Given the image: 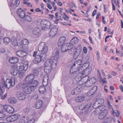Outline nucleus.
<instances>
[{
  "label": "nucleus",
  "instance_id": "bf43d9fd",
  "mask_svg": "<svg viewBox=\"0 0 123 123\" xmlns=\"http://www.w3.org/2000/svg\"><path fill=\"white\" fill-rule=\"evenodd\" d=\"M29 109L27 107L24 110V112L26 113L28 112L29 111Z\"/></svg>",
  "mask_w": 123,
  "mask_h": 123
},
{
  "label": "nucleus",
  "instance_id": "09e8293b",
  "mask_svg": "<svg viewBox=\"0 0 123 123\" xmlns=\"http://www.w3.org/2000/svg\"><path fill=\"white\" fill-rule=\"evenodd\" d=\"M12 116H9L6 118V120L8 122H11L13 121Z\"/></svg>",
  "mask_w": 123,
  "mask_h": 123
},
{
  "label": "nucleus",
  "instance_id": "a18cd8bd",
  "mask_svg": "<svg viewBox=\"0 0 123 123\" xmlns=\"http://www.w3.org/2000/svg\"><path fill=\"white\" fill-rule=\"evenodd\" d=\"M107 106L108 108L110 111L111 110V109H113V108L112 107V106L111 105L110 102L109 100L108 99H107Z\"/></svg>",
  "mask_w": 123,
  "mask_h": 123
},
{
  "label": "nucleus",
  "instance_id": "774afa93",
  "mask_svg": "<svg viewBox=\"0 0 123 123\" xmlns=\"http://www.w3.org/2000/svg\"><path fill=\"white\" fill-rule=\"evenodd\" d=\"M119 88L123 92V86L122 85L120 86Z\"/></svg>",
  "mask_w": 123,
  "mask_h": 123
},
{
  "label": "nucleus",
  "instance_id": "4c0bfd02",
  "mask_svg": "<svg viewBox=\"0 0 123 123\" xmlns=\"http://www.w3.org/2000/svg\"><path fill=\"white\" fill-rule=\"evenodd\" d=\"M79 41V40L77 37H74L71 40L70 43L73 45L74 47V43H77Z\"/></svg>",
  "mask_w": 123,
  "mask_h": 123
},
{
  "label": "nucleus",
  "instance_id": "49530a36",
  "mask_svg": "<svg viewBox=\"0 0 123 123\" xmlns=\"http://www.w3.org/2000/svg\"><path fill=\"white\" fill-rule=\"evenodd\" d=\"M81 52H80L79 50L78 51L76 50L75 53L74 55V58L76 59L78 58L79 55H80Z\"/></svg>",
  "mask_w": 123,
  "mask_h": 123
},
{
  "label": "nucleus",
  "instance_id": "a19ab883",
  "mask_svg": "<svg viewBox=\"0 0 123 123\" xmlns=\"http://www.w3.org/2000/svg\"><path fill=\"white\" fill-rule=\"evenodd\" d=\"M30 85L32 87H36L38 85V82L37 80H34L31 82Z\"/></svg>",
  "mask_w": 123,
  "mask_h": 123
},
{
  "label": "nucleus",
  "instance_id": "c03bdc74",
  "mask_svg": "<svg viewBox=\"0 0 123 123\" xmlns=\"http://www.w3.org/2000/svg\"><path fill=\"white\" fill-rule=\"evenodd\" d=\"M9 102L11 103H15L16 102V99L14 97H11L8 99Z\"/></svg>",
  "mask_w": 123,
  "mask_h": 123
},
{
  "label": "nucleus",
  "instance_id": "13d9d810",
  "mask_svg": "<svg viewBox=\"0 0 123 123\" xmlns=\"http://www.w3.org/2000/svg\"><path fill=\"white\" fill-rule=\"evenodd\" d=\"M35 121V120L34 119H32L28 121L27 123H33Z\"/></svg>",
  "mask_w": 123,
  "mask_h": 123
},
{
  "label": "nucleus",
  "instance_id": "412c9836",
  "mask_svg": "<svg viewBox=\"0 0 123 123\" xmlns=\"http://www.w3.org/2000/svg\"><path fill=\"white\" fill-rule=\"evenodd\" d=\"M66 41V37L64 36L61 37L59 38L58 43V45L60 47L62 46L67 44L65 43Z\"/></svg>",
  "mask_w": 123,
  "mask_h": 123
},
{
  "label": "nucleus",
  "instance_id": "c756f323",
  "mask_svg": "<svg viewBox=\"0 0 123 123\" xmlns=\"http://www.w3.org/2000/svg\"><path fill=\"white\" fill-rule=\"evenodd\" d=\"M97 72L99 74V77L100 78V82L103 83H107V81L106 80V78H105L103 79L101 77V74L98 69L97 70Z\"/></svg>",
  "mask_w": 123,
  "mask_h": 123
},
{
  "label": "nucleus",
  "instance_id": "b1692460",
  "mask_svg": "<svg viewBox=\"0 0 123 123\" xmlns=\"http://www.w3.org/2000/svg\"><path fill=\"white\" fill-rule=\"evenodd\" d=\"M81 74L79 73V74L74 78L73 80V82L74 83L77 84L78 85H80L79 81L80 80V75Z\"/></svg>",
  "mask_w": 123,
  "mask_h": 123
},
{
  "label": "nucleus",
  "instance_id": "603ef678",
  "mask_svg": "<svg viewBox=\"0 0 123 123\" xmlns=\"http://www.w3.org/2000/svg\"><path fill=\"white\" fill-rule=\"evenodd\" d=\"M24 4H26L29 6L30 7H32V6L31 3L30 2H27L26 0H24Z\"/></svg>",
  "mask_w": 123,
  "mask_h": 123
},
{
  "label": "nucleus",
  "instance_id": "2f4dec72",
  "mask_svg": "<svg viewBox=\"0 0 123 123\" xmlns=\"http://www.w3.org/2000/svg\"><path fill=\"white\" fill-rule=\"evenodd\" d=\"M82 63L81 64V65L80 67V68L85 69V68H88V67H90L89 66L90 64L88 62L85 63L83 65H82Z\"/></svg>",
  "mask_w": 123,
  "mask_h": 123
},
{
  "label": "nucleus",
  "instance_id": "69168bd1",
  "mask_svg": "<svg viewBox=\"0 0 123 123\" xmlns=\"http://www.w3.org/2000/svg\"><path fill=\"white\" fill-rule=\"evenodd\" d=\"M47 7L50 9L51 10L52 9V7L49 4H48L47 5Z\"/></svg>",
  "mask_w": 123,
  "mask_h": 123
},
{
  "label": "nucleus",
  "instance_id": "c9c22d12",
  "mask_svg": "<svg viewBox=\"0 0 123 123\" xmlns=\"http://www.w3.org/2000/svg\"><path fill=\"white\" fill-rule=\"evenodd\" d=\"M85 99V98L84 96H79L76 98L75 100L77 102H80L84 100Z\"/></svg>",
  "mask_w": 123,
  "mask_h": 123
},
{
  "label": "nucleus",
  "instance_id": "6ab92c4d",
  "mask_svg": "<svg viewBox=\"0 0 123 123\" xmlns=\"http://www.w3.org/2000/svg\"><path fill=\"white\" fill-rule=\"evenodd\" d=\"M4 110L9 114H12L14 112V108L9 105H4Z\"/></svg>",
  "mask_w": 123,
  "mask_h": 123
},
{
  "label": "nucleus",
  "instance_id": "f8f14e48",
  "mask_svg": "<svg viewBox=\"0 0 123 123\" xmlns=\"http://www.w3.org/2000/svg\"><path fill=\"white\" fill-rule=\"evenodd\" d=\"M20 3V0H11L9 5L10 9L15 8L18 6Z\"/></svg>",
  "mask_w": 123,
  "mask_h": 123
},
{
  "label": "nucleus",
  "instance_id": "7c9ffc66",
  "mask_svg": "<svg viewBox=\"0 0 123 123\" xmlns=\"http://www.w3.org/2000/svg\"><path fill=\"white\" fill-rule=\"evenodd\" d=\"M33 34L35 35H38L41 33V30L40 28L36 27L35 28L33 31Z\"/></svg>",
  "mask_w": 123,
  "mask_h": 123
},
{
  "label": "nucleus",
  "instance_id": "864d4df0",
  "mask_svg": "<svg viewBox=\"0 0 123 123\" xmlns=\"http://www.w3.org/2000/svg\"><path fill=\"white\" fill-rule=\"evenodd\" d=\"M6 115L4 113L0 111V118H2L5 117Z\"/></svg>",
  "mask_w": 123,
  "mask_h": 123
},
{
  "label": "nucleus",
  "instance_id": "5701e85b",
  "mask_svg": "<svg viewBox=\"0 0 123 123\" xmlns=\"http://www.w3.org/2000/svg\"><path fill=\"white\" fill-rule=\"evenodd\" d=\"M17 14L20 18H24L25 17V13L23 10L20 8L18 9L17 12Z\"/></svg>",
  "mask_w": 123,
  "mask_h": 123
},
{
  "label": "nucleus",
  "instance_id": "f704fd0d",
  "mask_svg": "<svg viewBox=\"0 0 123 123\" xmlns=\"http://www.w3.org/2000/svg\"><path fill=\"white\" fill-rule=\"evenodd\" d=\"M29 119L27 116H23L21 118L20 120L22 123H27Z\"/></svg>",
  "mask_w": 123,
  "mask_h": 123
},
{
  "label": "nucleus",
  "instance_id": "ea45409f",
  "mask_svg": "<svg viewBox=\"0 0 123 123\" xmlns=\"http://www.w3.org/2000/svg\"><path fill=\"white\" fill-rule=\"evenodd\" d=\"M82 49V48L81 45H79L77 46L76 49L74 47V48L73 49H71V51L74 52L75 50H76L78 51L79 50L80 52H81Z\"/></svg>",
  "mask_w": 123,
  "mask_h": 123
},
{
  "label": "nucleus",
  "instance_id": "de8ad7c7",
  "mask_svg": "<svg viewBox=\"0 0 123 123\" xmlns=\"http://www.w3.org/2000/svg\"><path fill=\"white\" fill-rule=\"evenodd\" d=\"M22 43L24 45H27L29 43V42L28 40L26 39H24L22 41Z\"/></svg>",
  "mask_w": 123,
  "mask_h": 123
},
{
  "label": "nucleus",
  "instance_id": "e2e57ef3",
  "mask_svg": "<svg viewBox=\"0 0 123 123\" xmlns=\"http://www.w3.org/2000/svg\"><path fill=\"white\" fill-rule=\"evenodd\" d=\"M7 96V94L6 93L3 96H2L1 97V99H4L6 98V97Z\"/></svg>",
  "mask_w": 123,
  "mask_h": 123
},
{
  "label": "nucleus",
  "instance_id": "9d476101",
  "mask_svg": "<svg viewBox=\"0 0 123 123\" xmlns=\"http://www.w3.org/2000/svg\"><path fill=\"white\" fill-rule=\"evenodd\" d=\"M80 80L79 81L80 85L81 86H84V84L87 80L89 79V77L88 75H84L81 74L80 75Z\"/></svg>",
  "mask_w": 123,
  "mask_h": 123
},
{
  "label": "nucleus",
  "instance_id": "aec40b11",
  "mask_svg": "<svg viewBox=\"0 0 123 123\" xmlns=\"http://www.w3.org/2000/svg\"><path fill=\"white\" fill-rule=\"evenodd\" d=\"M16 95L18 99L20 100H24L26 97V94L22 92H17Z\"/></svg>",
  "mask_w": 123,
  "mask_h": 123
},
{
  "label": "nucleus",
  "instance_id": "4d7b16f0",
  "mask_svg": "<svg viewBox=\"0 0 123 123\" xmlns=\"http://www.w3.org/2000/svg\"><path fill=\"white\" fill-rule=\"evenodd\" d=\"M83 51L84 54H86L87 53V49L86 47H83Z\"/></svg>",
  "mask_w": 123,
  "mask_h": 123
},
{
  "label": "nucleus",
  "instance_id": "dca6fc26",
  "mask_svg": "<svg viewBox=\"0 0 123 123\" xmlns=\"http://www.w3.org/2000/svg\"><path fill=\"white\" fill-rule=\"evenodd\" d=\"M79 70V73L81 74H82L85 75H88L90 74L92 70V68L91 67H88V68L83 69V68H80Z\"/></svg>",
  "mask_w": 123,
  "mask_h": 123
},
{
  "label": "nucleus",
  "instance_id": "423d86ee",
  "mask_svg": "<svg viewBox=\"0 0 123 123\" xmlns=\"http://www.w3.org/2000/svg\"><path fill=\"white\" fill-rule=\"evenodd\" d=\"M5 83L6 87L9 89L11 87L14 86L16 83H17V80L15 77H12L10 79H7Z\"/></svg>",
  "mask_w": 123,
  "mask_h": 123
},
{
  "label": "nucleus",
  "instance_id": "9b49d317",
  "mask_svg": "<svg viewBox=\"0 0 123 123\" xmlns=\"http://www.w3.org/2000/svg\"><path fill=\"white\" fill-rule=\"evenodd\" d=\"M22 87L24 92L27 94H30L32 91L31 86L30 85L22 84Z\"/></svg>",
  "mask_w": 123,
  "mask_h": 123
},
{
  "label": "nucleus",
  "instance_id": "4468645a",
  "mask_svg": "<svg viewBox=\"0 0 123 123\" xmlns=\"http://www.w3.org/2000/svg\"><path fill=\"white\" fill-rule=\"evenodd\" d=\"M61 50L63 52H65L68 50L72 49L74 48L73 45L71 43H67L62 46Z\"/></svg>",
  "mask_w": 123,
  "mask_h": 123
},
{
  "label": "nucleus",
  "instance_id": "8fccbe9b",
  "mask_svg": "<svg viewBox=\"0 0 123 123\" xmlns=\"http://www.w3.org/2000/svg\"><path fill=\"white\" fill-rule=\"evenodd\" d=\"M25 18L26 20L29 22H30L32 20V19L31 18L30 16L29 15L25 16Z\"/></svg>",
  "mask_w": 123,
  "mask_h": 123
},
{
  "label": "nucleus",
  "instance_id": "680f3d73",
  "mask_svg": "<svg viewBox=\"0 0 123 123\" xmlns=\"http://www.w3.org/2000/svg\"><path fill=\"white\" fill-rule=\"evenodd\" d=\"M111 2L113 6V10H115L116 9V7L114 5V4H113V1L112 0H111Z\"/></svg>",
  "mask_w": 123,
  "mask_h": 123
},
{
  "label": "nucleus",
  "instance_id": "c85d7f7f",
  "mask_svg": "<svg viewBox=\"0 0 123 123\" xmlns=\"http://www.w3.org/2000/svg\"><path fill=\"white\" fill-rule=\"evenodd\" d=\"M111 113L113 116H116L117 117H118L120 113L117 110L114 109L113 108L110 111Z\"/></svg>",
  "mask_w": 123,
  "mask_h": 123
},
{
  "label": "nucleus",
  "instance_id": "6e6552de",
  "mask_svg": "<svg viewBox=\"0 0 123 123\" xmlns=\"http://www.w3.org/2000/svg\"><path fill=\"white\" fill-rule=\"evenodd\" d=\"M41 24L42 29L45 30L50 28L51 23L48 20H43L41 21Z\"/></svg>",
  "mask_w": 123,
  "mask_h": 123
},
{
  "label": "nucleus",
  "instance_id": "39448f33",
  "mask_svg": "<svg viewBox=\"0 0 123 123\" xmlns=\"http://www.w3.org/2000/svg\"><path fill=\"white\" fill-rule=\"evenodd\" d=\"M49 79V76L48 74H45L44 75L43 82V86H40L39 89V91L40 93L43 94L45 92V86L48 84Z\"/></svg>",
  "mask_w": 123,
  "mask_h": 123
},
{
  "label": "nucleus",
  "instance_id": "052dcab7",
  "mask_svg": "<svg viewBox=\"0 0 123 123\" xmlns=\"http://www.w3.org/2000/svg\"><path fill=\"white\" fill-rule=\"evenodd\" d=\"M63 14H64L65 17H64V19L65 20H67V19H68L69 18L68 16H67L65 13H63Z\"/></svg>",
  "mask_w": 123,
  "mask_h": 123
},
{
  "label": "nucleus",
  "instance_id": "e433bc0d",
  "mask_svg": "<svg viewBox=\"0 0 123 123\" xmlns=\"http://www.w3.org/2000/svg\"><path fill=\"white\" fill-rule=\"evenodd\" d=\"M4 42L6 44H7L10 43L11 41V39L8 37H6L3 39Z\"/></svg>",
  "mask_w": 123,
  "mask_h": 123
},
{
  "label": "nucleus",
  "instance_id": "a878e982",
  "mask_svg": "<svg viewBox=\"0 0 123 123\" xmlns=\"http://www.w3.org/2000/svg\"><path fill=\"white\" fill-rule=\"evenodd\" d=\"M97 89V86H93L88 93L87 96H90L92 95L96 92Z\"/></svg>",
  "mask_w": 123,
  "mask_h": 123
},
{
  "label": "nucleus",
  "instance_id": "f03ea898",
  "mask_svg": "<svg viewBox=\"0 0 123 123\" xmlns=\"http://www.w3.org/2000/svg\"><path fill=\"white\" fill-rule=\"evenodd\" d=\"M94 112L96 115L99 113L98 118L99 119L102 120L106 116L108 113V111L106 109L105 106L101 105L97 108Z\"/></svg>",
  "mask_w": 123,
  "mask_h": 123
},
{
  "label": "nucleus",
  "instance_id": "338daca9",
  "mask_svg": "<svg viewBox=\"0 0 123 123\" xmlns=\"http://www.w3.org/2000/svg\"><path fill=\"white\" fill-rule=\"evenodd\" d=\"M97 10H95L93 11L92 14V16H94L96 14Z\"/></svg>",
  "mask_w": 123,
  "mask_h": 123
},
{
  "label": "nucleus",
  "instance_id": "a211bd4d",
  "mask_svg": "<svg viewBox=\"0 0 123 123\" xmlns=\"http://www.w3.org/2000/svg\"><path fill=\"white\" fill-rule=\"evenodd\" d=\"M58 31V28L56 26H54L51 29L49 33V36L53 37L56 35Z\"/></svg>",
  "mask_w": 123,
  "mask_h": 123
},
{
  "label": "nucleus",
  "instance_id": "f257e3e1",
  "mask_svg": "<svg viewBox=\"0 0 123 123\" xmlns=\"http://www.w3.org/2000/svg\"><path fill=\"white\" fill-rule=\"evenodd\" d=\"M59 56V51H55L53 53L52 57L46 61L44 64V71L45 73H49L51 71V68L56 67Z\"/></svg>",
  "mask_w": 123,
  "mask_h": 123
},
{
  "label": "nucleus",
  "instance_id": "0e129e2a",
  "mask_svg": "<svg viewBox=\"0 0 123 123\" xmlns=\"http://www.w3.org/2000/svg\"><path fill=\"white\" fill-rule=\"evenodd\" d=\"M38 96L37 94H35L33 96V98L35 99H36L38 98Z\"/></svg>",
  "mask_w": 123,
  "mask_h": 123
},
{
  "label": "nucleus",
  "instance_id": "6e6d98bb",
  "mask_svg": "<svg viewBox=\"0 0 123 123\" xmlns=\"http://www.w3.org/2000/svg\"><path fill=\"white\" fill-rule=\"evenodd\" d=\"M4 105L3 106L1 105H0V111H3L4 110Z\"/></svg>",
  "mask_w": 123,
  "mask_h": 123
},
{
  "label": "nucleus",
  "instance_id": "7ed1b4c3",
  "mask_svg": "<svg viewBox=\"0 0 123 123\" xmlns=\"http://www.w3.org/2000/svg\"><path fill=\"white\" fill-rule=\"evenodd\" d=\"M38 50L41 52V54L46 57L48 49L45 43L42 42L40 43L38 45Z\"/></svg>",
  "mask_w": 123,
  "mask_h": 123
},
{
  "label": "nucleus",
  "instance_id": "3c124183",
  "mask_svg": "<svg viewBox=\"0 0 123 123\" xmlns=\"http://www.w3.org/2000/svg\"><path fill=\"white\" fill-rule=\"evenodd\" d=\"M33 72L34 74L33 75L34 76L35 75L36 76H37L39 74V72L38 70L34 69L33 70Z\"/></svg>",
  "mask_w": 123,
  "mask_h": 123
},
{
  "label": "nucleus",
  "instance_id": "1a4fd4ad",
  "mask_svg": "<svg viewBox=\"0 0 123 123\" xmlns=\"http://www.w3.org/2000/svg\"><path fill=\"white\" fill-rule=\"evenodd\" d=\"M46 57L40 54L37 55L33 61L34 63L38 64L42 61H44L45 60Z\"/></svg>",
  "mask_w": 123,
  "mask_h": 123
},
{
  "label": "nucleus",
  "instance_id": "bb28decb",
  "mask_svg": "<svg viewBox=\"0 0 123 123\" xmlns=\"http://www.w3.org/2000/svg\"><path fill=\"white\" fill-rule=\"evenodd\" d=\"M81 90V88L78 86L73 90L71 92L73 95H77L79 94Z\"/></svg>",
  "mask_w": 123,
  "mask_h": 123
},
{
  "label": "nucleus",
  "instance_id": "58836bf2",
  "mask_svg": "<svg viewBox=\"0 0 123 123\" xmlns=\"http://www.w3.org/2000/svg\"><path fill=\"white\" fill-rule=\"evenodd\" d=\"M12 44L14 46H17L19 48L22 47V44L20 43H18L17 40H15L13 41L12 42Z\"/></svg>",
  "mask_w": 123,
  "mask_h": 123
},
{
  "label": "nucleus",
  "instance_id": "2eb2a0df",
  "mask_svg": "<svg viewBox=\"0 0 123 123\" xmlns=\"http://www.w3.org/2000/svg\"><path fill=\"white\" fill-rule=\"evenodd\" d=\"M19 68L17 65L12 66L10 69L11 74L12 75L14 76H16L18 73V71Z\"/></svg>",
  "mask_w": 123,
  "mask_h": 123
},
{
  "label": "nucleus",
  "instance_id": "79ce46f5",
  "mask_svg": "<svg viewBox=\"0 0 123 123\" xmlns=\"http://www.w3.org/2000/svg\"><path fill=\"white\" fill-rule=\"evenodd\" d=\"M13 121H15L18 119L20 117L19 114H15L12 115Z\"/></svg>",
  "mask_w": 123,
  "mask_h": 123
},
{
  "label": "nucleus",
  "instance_id": "ddd939ff",
  "mask_svg": "<svg viewBox=\"0 0 123 123\" xmlns=\"http://www.w3.org/2000/svg\"><path fill=\"white\" fill-rule=\"evenodd\" d=\"M96 82V79L94 77L92 78L90 80H87V81L85 82L84 86L87 87H90L93 85Z\"/></svg>",
  "mask_w": 123,
  "mask_h": 123
},
{
  "label": "nucleus",
  "instance_id": "37998d69",
  "mask_svg": "<svg viewBox=\"0 0 123 123\" xmlns=\"http://www.w3.org/2000/svg\"><path fill=\"white\" fill-rule=\"evenodd\" d=\"M5 81L4 79H2L0 82V89L2 88L5 86Z\"/></svg>",
  "mask_w": 123,
  "mask_h": 123
},
{
  "label": "nucleus",
  "instance_id": "5fc2aeb1",
  "mask_svg": "<svg viewBox=\"0 0 123 123\" xmlns=\"http://www.w3.org/2000/svg\"><path fill=\"white\" fill-rule=\"evenodd\" d=\"M101 99H99L98 100V101H97L96 102L94 103L93 105V107L94 108H96V107H95V106L96 105V104H99L100 103L98 102L100 100L101 101Z\"/></svg>",
  "mask_w": 123,
  "mask_h": 123
},
{
  "label": "nucleus",
  "instance_id": "393cba45",
  "mask_svg": "<svg viewBox=\"0 0 123 123\" xmlns=\"http://www.w3.org/2000/svg\"><path fill=\"white\" fill-rule=\"evenodd\" d=\"M16 54L18 56L21 57H24L27 55V52L22 50H18L16 52Z\"/></svg>",
  "mask_w": 123,
  "mask_h": 123
},
{
  "label": "nucleus",
  "instance_id": "0eeeda50",
  "mask_svg": "<svg viewBox=\"0 0 123 123\" xmlns=\"http://www.w3.org/2000/svg\"><path fill=\"white\" fill-rule=\"evenodd\" d=\"M35 78V76L33 74L27 76L25 79L22 84L30 85Z\"/></svg>",
  "mask_w": 123,
  "mask_h": 123
},
{
  "label": "nucleus",
  "instance_id": "cd10ccee",
  "mask_svg": "<svg viewBox=\"0 0 123 123\" xmlns=\"http://www.w3.org/2000/svg\"><path fill=\"white\" fill-rule=\"evenodd\" d=\"M19 61L18 59L16 57H10L9 60V62L11 63L14 64L18 62Z\"/></svg>",
  "mask_w": 123,
  "mask_h": 123
},
{
  "label": "nucleus",
  "instance_id": "72a5a7b5",
  "mask_svg": "<svg viewBox=\"0 0 123 123\" xmlns=\"http://www.w3.org/2000/svg\"><path fill=\"white\" fill-rule=\"evenodd\" d=\"M42 104L43 102L41 100L37 101L36 103L35 107L37 109H38L41 107Z\"/></svg>",
  "mask_w": 123,
  "mask_h": 123
},
{
  "label": "nucleus",
  "instance_id": "4be33fe9",
  "mask_svg": "<svg viewBox=\"0 0 123 123\" xmlns=\"http://www.w3.org/2000/svg\"><path fill=\"white\" fill-rule=\"evenodd\" d=\"M23 67L22 66H20L19 69L18 71L19 76L20 78H22L25 75V71L26 70H25L23 69Z\"/></svg>",
  "mask_w": 123,
  "mask_h": 123
},
{
  "label": "nucleus",
  "instance_id": "473e14b6",
  "mask_svg": "<svg viewBox=\"0 0 123 123\" xmlns=\"http://www.w3.org/2000/svg\"><path fill=\"white\" fill-rule=\"evenodd\" d=\"M28 62L27 61L25 60L23 62V65H21L20 66H22L23 67V69L26 70L28 67Z\"/></svg>",
  "mask_w": 123,
  "mask_h": 123
},
{
  "label": "nucleus",
  "instance_id": "f3484780",
  "mask_svg": "<svg viewBox=\"0 0 123 123\" xmlns=\"http://www.w3.org/2000/svg\"><path fill=\"white\" fill-rule=\"evenodd\" d=\"M91 106V105L90 104H82L79 106V109L81 110V113L82 114L84 113Z\"/></svg>",
  "mask_w": 123,
  "mask_h": 123
},
{
  "label": "nucleus",
  "instance_id": "20e7f679",
  "mask_svg": "<svg viewBox=\"0 0 123 123\" xmlns=\"http://www.w3.org/2000/svg\"><path fill=\"white\" fill-rule=\"evenodd\" d=\"M82 63V61L81 60H78L76 61L72 66L70 70L71 74H74L78 72L79 73L80 67Z\"/></svg>",
  "mask_w": 123,
  "mask_h": 123
}]
</instances>
